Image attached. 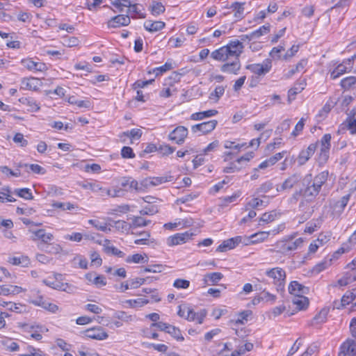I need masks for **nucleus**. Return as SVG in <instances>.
Segmentation results:
<instances>
[{"mask_svg": "<svg viewBox=\"0 0 356 356\" xmlns=\"http://www.w3.org/2000/svg\"><path fill=\"white\" fill-rule=\"evenodd\" d=\"M244 5L245 3L236 1L233 3L230 6V8H232L234 11V17L237 19H241L243 18Z\"/></svg>", "mask_w": 356, "mask_h": 356, "instance_id": "nucleus-26", "label": "nucleus"}, {"mask_svg": "<svg viewBox=\"0 0 356 356\" xmlns=\"http://www.w3.org/2000/svg\"><path fill=\"white\" fill-rule=\"evenodd\" d=\"M165 26V23L161 21H147L144 23L145 29L149 32H156L161 30Z\"/></svg>", "mask_w": 356, "mask_h": 356, "instance_id": "nucleus-22", "label": "nucleus"}, {"mask_svg": "<svg viewBox=\"0 0 356 356\" xmlns=\"http://www.w3.org/2000/svg\"><path fill=\"white\" fill-rule=\"evenodd\" d=\"M347 72H349L348 66L344 63H341L331 72L330 76L332 79H335Z\"/></svg>", "mask_w": 356, "mask_h": 356, "instance_id": "nucleus-35", "label": "nucleus"}, {"mask_svg": "<svg viewBox=\"0 0 356 356\" xmlns=\"http://www.w3.org/2000/svg\"><path fill=\"white\" fill-rule=\"evenodd\" d=\"M188 135V129L184 126H179L171 131L168 136L170 140L175 141L177 144H183Z\"/></svg>", "mask_w": 356, "mask_h": 356, "instance_id": "nucleus-6", "label": "nucleus"}, {"mask_svg": "<svg viewBox=\"0 0 356 356\" xmlns=\"http://www.w3.org/2000/svg\"><path fill=\"white\" fill-rule=\"evenodd\" d=\"M167 333L170 334L172 337L176 339L177 341H182L184 340V337L181 334L180 330L174 325H169Z\"/></svg>", "mask_w": 356, "mask_h": 356, "instance_id": "nucleus-39", "label": "nucleus"}, {"mask_svg": "<svg viewBox=\"0 0 356 356\" xmlns=\"http://www.w3.org/2000/svg\"><path fill=\"white\" fill-rule=\"evenodd\" d=\"M158 212V208L155 205H149L139 211L141 216L154 215Z\"/></svg>", "mask_w": 356, "mask_h": 356, "instance_id": "nucleus-62", "label": "nucleus"}, {"mask_svg": "<svg viewBox=\"0 0 356 356\" xmlns=\"http://www.w3.org/2000/svg\"><path fill=\"white\" fill-rule=\"evenodd\" d=\"M174 177L173 176L170 175H167L163 177H151L152 179V186H156L160 184H162L165 182L172 181L173 180Z\"/></svg>", "mask_w": 356, "mask_h": 356, "instance_id": "nucleus-38", "label": "nucleus"}, {"mask_svg": "<svg viewBox=\"0 0 356 356\" xmlns=\"http://www.w3.org/2000/svg\"><path fill=\"white\" fill-rule=\"evenodd\" d=\"M120 184L124 188H128L127 190L134 189L138 191V182L131 177H123Z\"/></svg>", "mask_w": 356, "mask_h": 356, "instance_id": "nucleus-27", "label": "nucleus"}, {"mask_svg": "<svg viewBox=\"0 0 356 356\" xmlns=\"http://www.w3.org/2000/svg\"><path fill=\"white\" fill-rule=\"evenodd\" d=\"M356 83L355 76H348L341 81V86L343 88L347 90Z\"/></svg>", "mask_w": 356, "mask_h": 356, "instance_id": "nucleus-56", "label": "nucleus"}, {"mask_svg": "<svg viewBox=\"0 0 356 356\" xmlns=\"http://www.w3.org/2000/svg\"><path fill=\"white\" fill-rule=\"evenodd\" d=\"M218 113V111L215 109H210L205 111L194 113L191 115V119L193 120H202L207 118L215 116Z\"/></svg>", "mask_w": 356, "mask_h": 356, "instance_id": "nucleus-21", "label": "nucleus"}, {"mask_svg": "<svg viewBox=\"0 0 356 356\" xmlns=\"http://www.w3.org/2000/svg\"><path fill=\"white\" fill-rule=\"evenodd\" d=\"M131 307H142L149 302V300L145 298H138L136 300H128L126 301Z\"/></svg>", "mask_w": 356, "mask_h": 356, "instance_id": "nucleus-58", "label": "nucleus"}, {"mask_svg": "<svg viewBox=\"0 0 356 356\" xmlns=\"http://www.w3.org/2000/svg\"><path fill=\"white\" fill-rule=\"evenodd\" d=\"M300 181V175L295 173L286 179L280 186H277L276 191L281 192L286 190H290L298 184H299Z\"/></svg>", "mask_w": 356, "mask_h": 356, "instance_id": "nucleus-8", "label": "nucleus"}, {"mask_svg": "<svg viewBox=\"0 0 356 356\" xmlns=\"http://www.w3.org/2000/svg\"><path fill=\"white\" fill-rule=\"evenodd\" d=\"M350 199V195L343 196L340 200L334 204V209L339 213H342L346 207Z\"/></svg>", "mask_w": 356, "mask_h": 356, "instance_id": "nucleus-41", "label": "nucleus"}, {"mask_svg": "<svg viewBox=\"0 0 356 356\" xmlns=\"http://www.w3.org/2000/svg\"><path fill=\"white\" fill-rule=\"evenodd\" d=\"M127 263H134V264H144L147 262V255L145 257L140 254H134L131 256H128L125 259Z\"/></svg>", "mask_w": 356, "mask_h": 356, "instance_id": "nucleus-33", "label": "nucleus"}, {"mask_svg": "<svg viewBox=\"0 0 356 356\" xmlns=\"http://www.w3.org/2000/svg\"><path fill=\"white\" fill-rule=\"evenodd\" d=\"M328 177V172L323 171L316 175L303 190V201L300 202V207L303 205L304 201L307 202H313L321 191L322 186L325 184Z\"/></svg>", "mask_w": 356, "mask_h": 356, "instance_id": "nucleus-1", "label": "nucleus"}, {"mask_svg": "<svg viewBox=\"0 0 356 356\" xmlns=\"http://www.w3.org/2000/svg\"><path fill=\"white\" fill-rule=\"evenodd\" d=\"M318 143L310 144L306 149L302 150L298 157V162L299 165H304L314 154Z\"/></svg>", "mask_w": 356, "mask_h": 356, "instance_id": "nucleus-12", "label": "nucleus"}, {"mask_svg": "<svg viewBox=\"0 0 356 356\" xmlns=\"http://www.w3.org/2000/svg\"><path fill=\"white\" fill-rule=\"evenodd\" d=\"M84 334L86 337L96 340H104L108 337L104 328L100 326L88 329Z\"/></svg>", "mask_w": 356, "mask_h": 356, "instance_id": "nucleus-10", "label": "nucleus"}, {"mask_svg": "<svg viewBox=\"0 0 356 356\" xmlns=\"http://www.w3.org/2000/svg\"><path fill=\"white\" fill-rule=\"evenodd\" d=\"M217 124V120H211L209 121L204 122L200 124H195L192 126L191 129L192 131L194 133L200 131L203 134H207L212 131L216 128Z\"/></svg>", "mask_w": 356, "mask_h": 356, "instance_id": "nucleus-9", "label": "nucleus"}, {"mask_svg": "<svg viewBox=\"0 0 356 356\" xmlns=\"http://www.w3.org/2000/svg\"><path fill=\"white\" fill-rule=\"evenodd\" d=\"M51 205L54 208L61 209L63 211L72 210V209L78 208L77 204H72L70 202L63 203V202H54Z\"/></svg>", "mask_w": 356, "mask_h": 356, "instance_id": "nucleus-40", "label": "nucleus"}, {"mask_svg": "<svg viewBox=\"0 0 356 356\" xmlns=\"http://www.w3.org/2000/svg\"><path fill=\"white\" fill-rule=\"evenodd\" d=\"M273 188V184L270 181H268L262 184L259 188L257 189V193H266Z\"/></svg>", "mask_w": 356, "mask_h": 356, "instance_id": "nucleus-60", "label": "nucleus"}, {"mask_svg": "<svg viewBox=\"0 0 356 356\" xmlns=\"http://www.w3.org/2000/svg\"><path fill=\"white\" fill-rule=\"evenodd\" d=\"M225 88L223 86H217L214 90L209 94V98L210 100L218 102L219 99L224 95Z\"/></svg>", "mask_w": 356, "mask_h": 356, "instance_id": "nucleus-31", "label": "nucleus"}, {"mask_svg": "<svg viewBox=\"0 0 356 356\" xmlns=\"http://www.w3.org/2000/svg\"><path fill=\"white\" fill-rule=\"evenodd\" d=\"M304 240L302 238H296L295 241L286 240L282 241L278 245H280V251L282 254H288L289 252L296 250L298 248L301 247Z\"/></svg>", "mask_w": 356, "mask_h": 356, "instance_id": "nucleus-5", "label": "nucleus"}, {"mask_svg": "<svg viewBox=\"0 0 356 356\" xmlns=\"http://www.w3.org/2000/svg\"><path fill=\"white\" fill-rule=\"evenodd\" d=\"M165 7L161 2L154 1L152 6L153 15H160L165 12Z\"/></svg>", "mask_w": 356, "mask_h": 356, "instance_id": "nucleus-59", "label": "nucleus"}, {"mask_svg": "<svg viewBox=\"0 0 356 356\" xmlns=\"http://www.w3.org/2000/svg\"><path fill=\"white\" fill-rule=\"evenodd\" d=\"M206 316L207 311L205 309L195 312L192 308L189 307V309H187L186 319L188 321H197L199 324H202Z\"/></svg>", "mask_w": 356, "mask_h": 356, "instance_id": "nucleus-17", "label": "nucleus"}, {"mask_svg": "<svg viewBox=\"0 0 356 356\" xmlns=\"http://www.w3.org/2000/svg\"><path fill=\"white\" fill-rule=\"evenodd\" d=\"M222 277H223V275L221 273L215 272V273L207 274L204 277V281L206 284H207L209 285L216 284Z\"/></svg>", "mask_w": 356, "mask_h": 356, "instance_id": "nucleus-25", "label": "nucleus"}, {"mask_svg": "<svg viewBox=\"0 0 356 356\" xmlns=\"http://www.w3.org/2000/svg\"><path fill=\"white\" fill-rule=\"evenodd\" d=\"M88 223L95 227L97 230L108 232H111V228H108L106 223L101 222L97 220H89Z\"/></svg>", "mask_w": 356, "mask_h": 356, "instance_id": "nucleus-47", "label": "nucleus"}, {"mask_svg": "<svg viewBox=\"0 0 356 356\" xmlns=\"http://www.w3.org/2000/svg\"><path fill=\"white\" fill-rule=\"evenodd\" d=\"M114 318H118L124 322L128 323L132 321L134 318L131 315H129L127 312L124 311H118L114 314Z\"/></svg>", "mask_w": 356, "mask_h": 356, "instance_id": "nucleus-51", "label": "nucleus"}, {"mask_svg": "<svg viewBox=\"0 0 356 356\" xmlns=\"http://www.w3.org/2000/svg\"><path fill=\"white\" fill-rule=\"evenodd\" d=\"M241 193L236 192L231 196H226L220 198L221 205L222 207H227L229 203L234 202L240 196Z\"/></svg>", "mask_w": 356, "mask_h": 356, "instance_id": "nucleus-54", "label": "nucleus"}, {"mask_svg": "<svg viewBox=\"0 0 356 356\" xmlns=\"http://www.w3.org/2000/svg\"><path fill=\"white\" fill-rule=\"evenodd\" d=\"M38 247L45 252L51 254H58L62 251V248L58 244H53L50 247L49 245L44 246V244L41 243L40 245H38Z\"/></svg>", "mask_w": 356, "mask_h": 356, "instance_id": "nucleus-42", "label": "nucleus"}, {"mask_svg": "<svg viewBox=\"0 0 356 356\" xmlns=\"http://www.w3.org/2000/svg\"><path fill=\"white\" fill-rule=\"evenodd\" d=\"M61 276L62 275L60 274H56L54 280H51L50 279H46L43 280V282L45 284V285L54 289L60 291L61 282H60L58 279L60 278Z\"/></svg>", "mask_w": 356, "mask_h": 356, "instance_id": "nucleus-36", "label": "nucleus"}, {"mask_svg": "<svg viewBox=\"0 0 356 356\" xmlns=\"http://www.w3.org/2000/svg\"><path fill=\"white\" fill-rule=\"evenodd\" d=\"M292 302L296 305L298 310L304 309L309 305V300L307 297L302 296H296L292 299Z\"/></svg>", "mask_w": 356, "mask_h": 356, "instance_id": "nucleus-24", "label": "nucleus"}, {"mask_svg": "<svg viewBox=\"0 0 356 356\" xmlns=\"http://www.w3.org/2000/svg\"><path fill=\"white\" fill-rule=\"evenodd\" d=\"M234 241L231 238L224 241L216 249L217 252H223L234 248Z\"/></svg>", "mask_w": 356, "mask_h": 356, "instance_id": "nucleus-50", "label": "nucleus"}, {"mask_svg": "<svg viewBox=\"0 0 356 356\" xmlns=\"http://www.w3.org/2000/svg\"><path fill=\"white\" fill-rule=\"evenodd\" d=\"M0 172L5 175L7 177L9 176H13L15 177H19L21 176V172L19 169H16L15 171H13L6 165L0 166Z\"/></svg>", "mask_w": 356, "mask_h": 356, "instance_id": "nucleus-52", "label": "nucleus"}, {"mask_svg": "<svg viewBox=\"0 0 356 356\" xmlns=\"http://www.w3.org/2000/svg\"><path fill=\"white\" fill-rule=\"evenodd\" d=\"M343 348L348 351V356H356V343L354 340L348 339L343 343Z\"/></svg>", "mask_w": 356, "mask_h": 356, "instance_id": "nucleus-34", "label": "nucleus"}, {"mask_svg": "<svg viewBox=\"0 0 356 356\" xmlns=\"http://www.w3.org/2000/svg\"><path fill=\"white\" fill-rule=\"evenodd\" d=\"M149 222L150 220H146L141 216H134L132 218L131 223H130L131 229L145 227Z\"/></svg>", "mask_w": 356, "mask_h": 356, "instance_id": "nucleus-37", "label": "nucleus"}, {"mask_svg": "<svg viewBox=\"0 0 356 356\" xmlns=\"http://www.w3.org/2000/svg\"><path fill=\"white\" fill-rule=\"evenodd\" d=\"M131 19L128 15H118L113 17L108 22V28H116L120 26H127L130 24Z\"/></svg>", "mask_w": 356, "mask_h": 356, "instance_id": "nucleus-11", "label": "nucleus"}, {"mask_svg": "<svg viewBox=\"0 0 356 356\" xmlns=\"http://www.w3.org/2000/svg\"><path fill=\"white\" fill-rule=\"evenodd\" d=\"M152 186L151 177H147L138 183V191H144Z\"/></svg>", "mask_w": 356, "mask_h": 356, "instance_id": "nucleus-64", "label": "nucleus"}, {"mask_svg": "<svg viewBox=\"0 0 356 356\" xmlns=\"http://www.w3.org/2000/svg\"><path fill=\"white\" fill-rule=\"evenodd\" d=\"M164 270V266L161 264L150 265L143 268V272L145 273H161Z\"/></svg>", "mask_w": 356, "mask_h": 356, "instance_id": "nucleus-61", "label": "nucleus"}, {"mask_svg": "<svg viewBox=\"0 0 356 356\" xmlns=\"http://www.w3.org/2000/svg\"><path fill=\"white\" fill-rule=\"evenodd\" d=\"M252 312L250 310H245L240 312L238 314L237 319L231 320L230 323L234 325H237L238 324L243 325L245 322L248 321V317L252 315Z\"/></svg>", "mask_w": 356, "mask_h": 356, "instance_id": "nucleus-23", "label": "nucleus"}, {"mask_svg": "<svg viewBox=\"0 0 356 356\" xmlns=\"http://www.w3.org/2000/svg\"><path fill=\"white\" fill-rule=\"evenodd\" d=\"M113 227L120 232H128L131 229L130 223L127 222L124 220H115L113 221Z\"/></svg>", "mask_w": 356, "mask_h": 356, "instance_id": "nucleus-45", "label": "nucleus"}, {"mask_svg": "<svg viewBox=\"0 0 356 356\" xmlns=\"http://www.w3.org/2000/svg\"><path fill=\"white\" fill-rule=\"evenodd\" d=\"M1 194L6 196V202H14L16 201V199L12 196L13 191H11V188L9 186L3 187L1 191Z\"/></svg>", "mask_w": 356, "mask_h": 356, "instance_id": "nucleus-55", "label": "nucleus"}, {"mask_svg": "<svg viewBox=\"0 0 356 356\" xmlns=\"http://www.w3.org/2000/svg\"><path fill=\"white\" fill-rule=\"evenodd\" d=\"M8 261L15 266H27L29 264V259L26 256L9 257Z\"/></svg>", "mask_w": 356, "mask_h": 356, "instance_id": "nucleus-28", "label": "nucleus"}, {"mask_svg": "<svg viewBox=\"0 0 356 356\" xmlns=\"http://www.w3.org/2000/svg\"><path fill=\"white\" fill-rule=\"evenodd\" d=\"M289 292L294 297L307 294L309 292V288L300 284L297 281H292L289 286Z\"/></svg>", "mask_w": 356, "mask_h": 356, "instance_id": "nucleus-16", "label": "nucleus"}, {"mask_svg": "<svg viewBox=\"0 0 356 356\" xmlns=\"http://www.w3.org/2000/svg\"><path fill=\"white\" fill-rule=\"evenodd\" d=\"M121 156L124 159H133L135 157V154L131 147L124 146L121 149Z\"/></svg>", "mask_w": 356, "mask_h": 356, "instance_id": "nucleus-63", "label": "nucleus"}, {"mask_svg": "<svg viewBox=\"0 0 356 356\" xmlns=\"http://www.w3.org/2000/svg\"><path fill=\"white\" fill-rule=\"evenodd\" d=\"M22 83L25 89L32 90L37 88L38 79L35 78H24L22 81Z\"/></svg>", "mask_w": 356, "mask_h": 356, "instance_id": "nucleus-48", "label": "nucleus"}, {"mask_svg": "<svg viewBox=\"0 0 356 356\" xmlns=\"http://www.w3.org/2000/svg\"><path fill=\"white\" fill-rule=\"evenodd\" d=\"M305 85V83H296L293 88H291L288 91L289 103H291V102L295 99L296 95L300 93L304 89Z\"/></svg>", "mask_w": 356, "mask_h": 356, "instance_id": "nucleus-30", "label": "nucleus"}, {"mask_svg": "<svg viewBox=\"0 0 356 356\" xmlns=\"http://www.w3.org/2000/svg\"><path fill=\"white\" fill-rule=\"evenodd\" d=\"M241 62L238 58H235L234 60L231 63H226L220 67L222 72L227 74H238L241 70Z\"/></svg>", "mask_w": 356, "mask_h": 356, "instance_id": "nucleus-15", "label": "nucleus"}, {"mask_svg": "<svg viewBox=\"0 0 356 356\" xmlns=\"http://www.w3.org/2000/svg\"><path fill=\"white\" fill-rule=\"evenodd\" d=\"M33 233L34 234L33 240H41L44 244H47L54 238V236L51 234L47 233L44 229H42L36 230Z\"/></svg>", "mask_w": 356, "mask_h": 356, "instance_id": "nucleus-19", "label": "nucleus"}, {"mask_svg": "<svg viewBox=\"0 0 356 356\" xmlns=\"http://www.w3.org/2000/svg\"><path fill=\"white\" fill-rule=\"evenodd\" d=\"M79 185L85 190H90L92 192H98L99 191H101L102 189V187L101 185L97 182H88V181H84L79 183Z\"/></svg>", "mask_w": 356, "mask_h": 356, "instance_id": "nucleus-32", "label": "nucleus"}, {"mask_svg": "<svg viewBox=\"0 0 356 356\" xmlns=\"http://www.w3.org/2000/svg\"><path fill=\"white\" fill-rule=\"evenodd\" d=\"M103 248L104 252L108 254H112L120 258H123L125 256V254L122 251L118 250L113 245H111L110 241L108 239L104 240Z\"/></svg>", "mask_w": 356, "mask_h": 356, "instance_id": "nucleus-18", "label": "nucleus"}, {"mask_svg": "<svg viewBox=\"0 0 356 356\" xmlns=\"http://www.w3.org/2000/svg\"><path fill=\"white\" fill-rule=\"evenodd\" d=\"M265 275L273 280V283L275 285L277 291H283L286 283V272L280 267H275L267 269Z\"/></svg>", "mask_w": 356, "mask_h": 356, "instance_id": "nucleus-2", "label": "nucleus"}, {"mask_svg": "<svg viewBox=\"0 0 356 356\" xmlns=\"http://www.w3.org/2000/svg\"><path fill=\"white\" fill-rule=\"evenodd\" d=\"M270 31V25L266 24L259 27L258 29L251 32L250 38L257 39L261 35L268 33Z\"/></svg>", "mask_w": 356, "mask_h": 356, "instance_id": "nucleus-44", "label": "nucleus"}, {"mask_svg": "<svg viewBox=\"0 0 356 356\" xmlns=\"http://www.w3.org/2000/svg\"><path fill=\"white\" fill-rule=\"evenodd\" d=\"M331 135L325 134L321 140V152L319 154V160L321 162H325L329 158V151L330 148Z\"/></svg>", "mask_w": 356, "mask_h": 356, "instance_id": "nucleus-7", "label": "nucleus"}, {"mask_svg": "<svg viewBox=\"0 0 356 356\" xmlns=\"http://www.w3.org/2000/svg\"><path fill=\"white\" fill-rule=\"evenodd\" d=\"M193 236V233L190 231L184 233H177L173 236H169L167 238L166 243L168 246L183 244L189 241Z\"/></svg>", "mask_w": 356, "mask_h": 356, "instance_id": "nucleus-4", "label": "nucleus"}, {"mask_svg": "<svg viewBox=\"0 0 356 356\" xmlns=\"http://www.w3.org/2000/svg\"><path fill=\"white\" fill-rule=\"evenodd\" d=\"M245 68L258 76H264L270 71L272 62L270 59H266L262 63L249 64Z\"/></svg>", "mask_w": 356, "mask_h": 356, "instance_id": "nucleus-3", "label": "nucleus"}, {"mask_svg": "<svg viewBox=\"0 0 356 356\" xmlns=\"http://www.w3.org/2000/svg\"><path fill=\"white\" fill-rule=\"evenodd\" d=\"M211 56L212 58H213L216 60L218 61H225L228 59L229 57H230L229 54V50H227L225 46L219 48L218 49H216L213 51Z\"/></svg>", "mask_w": 356, "mask_h": 356, "instance_id": "nucleus-20", "label": "nucleus"}, {"mask_svg": "<svg viewBox=\"0 0 356 356\" xmlns=\"http://www.w3.org/2000/svg\"><path fill=\"white\" fill-rule=\"evenodd\" d=\"M269 236V232H259L252 234L250 237L251 243H256L264 241Z\"/></svg>", "mask_w": 356, "mask_h": 356, "instance_id": "nucleus-43", "label": "nucleus"}, {"mask_svg": "<svg viewBox=\"0 0 356 356\" xmlns=\"http://www.w3.org/2000/svg\"><path fill=\"white\" fill-rule=\"evenodd\" d=\"M356 298V289L352 291H347L341 298V304L345 306L350 303Z\"/></svg>", "mask_w": 356, "mask_h": 356, "instance_id": "nucleus-49", "label": "nucleus"}, {"mask_svg": "<svg viewBox=\"0 0 356 356\" xmlns=\"http://www.w3.org/2000/svg\"><path fill=\"white\" fill-rule=\"evenodd\" d=\"M225 47L229 50L230 56L238 58L243 51V45L241 42L238 40L230 41Z\"/></svg>", "mask_w": 356, "mask_h": 356, "instance_id": "nucleus-14", "label": "nucleus"}, {"mask_svg": "<svg viewBox=\"0 0 356 356\" xmlns=\"http://www.w3.org/2000/svg\"><path fill=\"white\" fill-rule=\"evenodd\" d=\"M13 194L27 200L33 199L31 191L27 188H16L13 191Z\"/></svg>", "mask_w": 356, "mask_h": 356, "instance_id": "nucleus-29", "label": "nucleus"}, {"mask_svg": "<svg viewBox=\"0 0 356 356\" xmlns=\"http://www.w3.org/2000/svg\"><path fill=\"white\" fill-rule=\"evenodd\" d=\"M352 135L356 134V118H348L343 124Z\"/></svg>", "mask_w": 356, "mask_h": 356, "instance_id": "nucleus-46", "label": "nucleus"}, {"mask_svg": "<svg viewBox=\"0 0 356 356\" xmlns=\"http://www.w3.org/2000/svg\"><path fill=\"white\" fill-rule=\"evenodd\" d=\"M21 63L31 71L44 72L47 70V67L44 63L35 62L30 58L22 59Z\"/></svg>", "mask_w": 356, "mask_h": 356, "instance_id": "nucleus-13", "label": "nucleus"}, {"mask_svg": "<svg viewBox=\"0 0 356 356\" xmlns=\"http://www.w3.org/2000/svg\"><path fill=\"white\" fill-rule=\"evenodd\" d=\"M79 40L76 37L65 36L63 38V43L64 45L72 47L79 44Z\"/></svg>", "mask_w": 356, "mask_h": 356, "instance_id": "nucleus-57", "label": "nucleus"}, {"mask_svg": "<svg viewBox=\"0 0 356 356\" xmlns=\"http://www.w3.org/2000/svg\"><path fill=\"white\" fill-rule=\"evenodd\" d=\"M7 309L16 313H22L25 310V306L20 303L8 302Z\"/></svg>", "mask_w": 356, "mask_h": 356, "instance_id": "nucleus-53", "label": "nucleus"}]
</instances>
